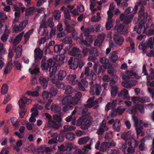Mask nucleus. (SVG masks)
<instances>
[{"label":"nucleus","mask_w":154,"mask_h":154,"mask_svg":"<svg viewBox=\"0 0 154 154\" xmlns=\"http://www.w3.org/2000/svg\"><path fill=\"white\" fill-rule=\"evenodd\" d=\"M82 97V94L80 92H78L74 97L71 95H68L63 97L62 100V103L65 106L63 110L64 112L71 110L74 108V105L78 104Z\"/></svg>","instance_id":"1"},{"label":"nucleus","mask_w":154,"mask_h":154,"mask_svg":"<svg viewBox=\"0 0 154 154\" xmlns=\"http://www.w3.org/2000/svg\"><path fill=\"white\" fill-rule=\"evenodd\" d=\"M59 64L56 63L53 59L50 58L47 60L46 57L44 56L41 62V68L43 70L47 71L50 67L49 72L50 76L52 77L54 75L57 70V67H59Z\"/></svg>","instance_id":"2"},{"label":"nucleus","mask_w":154,"mask_h":154,"mask_svg":"<svg viewBox=\"0 0 154 154\" xmlns=\"http://www.w3.org/2000/svg\"><path fill=\"white\" fill-rule=\"evenodd\" d=\"M149 17L150 19V16L148 15L147 12H144V7L143 6L141 7L139 13L138 20H141L139 22L138 27L135 26L134 28V31H136L137 33L140 34L141 32H144L146 30L144 24L145 23V21L146 20L147 18Z\"/></svg>","instance_id":"3"},{"label":"nucleus","mask_w":154,"mask_h":154,"mask_svg":"<svg viewBox=\"0 0 154 154\" xmlns=\"http://www.w3.org/2000/svg\"><path fill=\"white\" fill-rule=\"evenodd\" d=\"M93 121L92 118L82 116L77 121V126H80L81 128L83 130L88 129Z\"/></svg>","instance_id":"4"},{"label":"nucleus","mask_w":154,"mask_h":154,"mask_svg":"<svg viewBox=\"0 0 154 154\" xmlns=\"http://www.w3.org/2000/svg\"><path fill=\"white\" fill-rule=\"evenodd\" d=\"M23 34V32L20 33L16 37L13 42V49L14 50V52L16 53L15 58L20 57L21 54V45H19L17 48L16 47V46L21 40Z\"/></svg>","instance_id":"5"},{"label":"nucleus","mask_w":154,"mask_h":154,"mask_svg":"<svg viewBox=\"0 0 154 154\" xmlns=\"http://www.w3.org/2000/svg\"><path fill=\"white\" fill-rule=\"evenodd\" d=\"M31 102V100L30 99H27L24 96L22 97L19 100V106L20 108L22 109L19 112L20 117L21 118H23L24 117V116L27 111V109L25 107V104L30 103Z\"/></svg>","instance_id":"6"},{"label":"nucleus","mask_w":154,"mask_h":154,"mask_svg":"<svg viewBox=\"0 0 154 154\" xmlns=\"http://www.w3.org/2000/svg\"><path fill=\"white\" fill-rule=\"evenodd\" d=\"M110 85L111 88V96L114 98L116 97L118 93V84L117 80H114L112 79L110 83Z\"/></svg>","instance_id":"7"},{"label":"nucleus","mask_w":154,"mask_h":154,"mask_svg":"<svg viewBox=\"0 0 154 154\" xmlns=\"http://www.w3.org/2000/svg\"><path fill=\"white\" fill-rule=\"evenodd\" d=\"M107 68L106 65L100 66L96 63H95L93 67L94 72H95L97 75L103 73Z\"/></svg>","instance_id":"8"},{"label":"nucleus","mask_w":154,"mask_h":154,"mask_svg":"<svg viewBox=\"0 0 154 154\" xmlns=\"http://www.w3.org/2000/svg\"><path fill=\"white\" fill-rule=\"evenodd\" d=\"M83 34L81 33L80 34V38H78V40L79 43L81 45H84L87 46L91 44L93 42V40L91 37H87L85 40L83 39Z\"/></svg>","instance_id":"9"},{"label":"nucleus","mask_w":154,"mask_h":154,"mask_svg":"<svg viewBox=\"0 0 154 154\" xmlns=\"http://www.w3.org/2000/svg\"><path fill=\"white\" fill-rule=\"evenodd\" d=\"M113 39L116 44L119 46L122 45L124 41L123 37L116 32H115L114 34Z\"/></svg>","instance_id":"10"},{"label":"nucleus","mask_w":154,"mask_h":154,"mask_svg":"<svg viewBox=\"0 0 154 154\" xmlns=\"http://www.w3.org/2000/svg\"><path fill=\"white\" fill-rule=\"evenodd\" d=\"M116 145L115 143L112 141V142H105L102 143L100 147V150L101 151L104 152L108 148L112 146H115Z\"/></svg>","instance_id":"11"},{"label":"nucleus","mask_w":154,"mask_h":154,"mask_svg":"<svg viewBox=\"0 0 154 154\" xmlns=\"http://www.w3.org/2000/svg\"><path fill=\"white\" fill-rule=\"evenodd\" d=\"M115 30H116L118 32L121 34H124L127 33L128 29L127 27L125 26L122 24L116 25L114 28Z\"/></svg>","instance_id":"12"},{"label":"nucleus","mask_w":154,"mask_h":154,"mask_svg":"<svg viewBox=\"0 0 154 154\" xmlns=\"http://www.w3.org/2000/svg\"><path fill=\"white\" fill-rule=\"evenodd\" d=\"M43 55V52L39 48H35L34 51V56L35 63L39 61V60L42 58Z\"/></svg>","instance_id":"13"},{"label":"nucleus","mask_w":154,"mask_h":154,"mask_svg":"<svg viewBox=\"0 0 154 154\" xmlns=\"http://www.w3.org/2000/svg\"><path fill=\"white\" fill-rule=\"evenodd\" d=\"M28 23V21L27 20H25L22 21L19 26L15 24L13 27L14 31L15 32L21 31L25 28Z\"/></svg>","instance_id":"14"},{"label":"nucleus","mask_w":154,"mask_h":154,"mask_svg":"<svg viewBox=\"0 0 154 154\" xmlns=\"http://www.w3.org/2000/svg\"><path fill=\"white\" fill-rule=\"evenodd\" d=\"M38 152H42V154H51L52 149L49 147H46V145H43L38 147Z\"/></svg>","instance_id":"15"},{"label":"nucleus","mask_w":154,"mask_h":154,"mask_svg":"<svg viewBox=\"0 0 154 154\" xmlns=\"http://www.w3.org/2000/svg\"><path fill=\"white\" fill-rule=\"evenodd\" d=\"M8 56L11 58V61L8 62L7 65V66L5 69L4 71V73L5 74H7L9 72L11 69V66L12 65V57L13 56V53L11 51L9 52Z\"/></svg>","instance_id":"16"},{"label":"nucleus","mask_w":154,"mask_h":154,"mask_svg":"<svg viewBox=\"0 0 154 154\" xmlns=\"http://www.w3.org/2000/svg\"><path fill=\"white\" fill-rule=\"evenodd\" d=\"M101 91L100 85L99 84H96L95 85L91 87L90 92L93 94H94L95 93L97 95H99L100 94Z\"/></svg>","instance_id":"17"},{"label":"nucleus","mask_w":154,"mask_h":154,"mask_svg":"<svg viewBox=\"0 0 154 154\" xmlns=\"http://www.w3.org/2000/svg\"><path fill=\"white\" fill-rule=\"evenodd\" d=\"M133 18L132 15L131 14L129 15H126L122 14H121L120 16V19L121 20L124 21L125 23L126 24H128L132 21V19Z\"/></svg>","instance_id":"18"},{"label":"nucleus","mask_w":154,"mask_h":154,"mask_svg":"<svg viewBox=\"0 0 154 154\" xmlns=\"http://www.w3.org/2000/svg\"><path fill=\"white\" fill-rule=\"evenodd\" d=\"M136 82L134 80H125L122 83V85L127 88H130L131 86L134 85Z\"/></svg>","instance_id":"19"},{"label":"nucleus","mask_w":154,"mask_h":154,"mask_svg":"<svg viewBox=\"0 0 154 154\" xmlns=\"http://www.w3.org/2000/svg\"><path fill=\"white\" fill-rule=\"evenodd\" d=\"M32 69H33L30 72L31 75H37L40 72L39 69L37 67V65L35 62L32 64V68H30L29 69V71H30Z\"/></svg>","instance_id":"20"},{"label":"nucleus","mask_w":154,"mask_h":154,"mask_svg":"<svg viewBox=\"0 0 154 154\" xmlns=\"http://www.w3.org/2000/svg\"><path fill=\"white\" fill-rule=\"evenodd\" d=\"M121 126L120 120L119 119H117L115 120L113 125V128L115 131L119 132L121 130Z\"/></svg>","instance_id":"21"},{"label":"nucleus","mask_w":154,"mask_h":154,"mask_svg":"<svg viewBox=\"0 0 154 154\" xmlns=\"http://www.w3.org/2000/svg\"><path fill=\"white\" fill-rule=\"evenodd\" d=\"M58 149L60 151H64L65 150L70 151L72 149H75V147L73 145L70 144L69 145L66 146H65L63 145H62L60 146H58Z\"/></svg>","instance_id":"22"},{"label":"nucleus","mask_w":154,"mask_h":154,"mask_svg":"<svg viewBox=\"0 0 154 154\" xmlns=\"http://www.w3.org/2000/svg\"><path fill=\"white\" fill-rule=\"evenodd\" d=\"M76 76L75 74L69 75L67 77V80L70 83L74 85L77 83V80L76 79Z\"/></svg>","instance_id":"23"},{"label":"nucleus","mask_w":154,"mask_h":154,"mask_svg":"<svg viewBox=\"0 0 154 154\" xmlns=\"http://www.w3.org/2000/svg\"><path fill=\"white\" fill-rule=\"evenodd\" d=\"M48 81V79L43 76L40 77L39 79V82L44 88H47Z\"/></svg>","instance_id":"24"},{"label":"nucleus","mask_w":154,"mask_h":154,"mask_svg":"<svg viewBox=\"0 0 154 154\" xmlns=\"http://www.w3.org/2000/svg\"><path fill=\"white\" fill-rule=\"evenodd\" d=\"M48 124L50 127L55 129H58L59 127H62V124L61 123L57 124L52 120H48Z\"/></svg>","instance_id":"25"},{"label":"nucleus","mask_w":154,"mask_h":154,"mask_svg":"<svg viewBox=\"0 0 154 154\" xmlns=\"http://www.w3.org/2000/svg\"><path fill=\"white\" fill-rule=\"evenodd\" d=\"M89 68L88 67H86L85 68V75L87 76H91L92 77V79H96V75L95 72H94L93 70H92L90 73L89 72Z\"/></svg>","instance_id":"26"},{"label":"nucleus","mask_w":154,"mask_h":154,"mask_svg":"<svg viewBox=\"0 0 154 154\" xmlns=\"http://www.w3.org/2000/svg\"><path fill=\"white\" fill-rule=\"evenodd\" d=\"M118 96L119 97H121L123 96L125 99H129L128 97V91L127 89H124L121 90L120 92L118 94Z\"/></svg>","instance_id":"27"},{"label":"nucleus","mask_w":154,"mask_h":154,"mask_svg":"<svg viewBox=\"0 0 154 154\" xmlns=\"http://www.w3.org/2000/svg\"><path fill=\"white\" fill-rule=\"evenodd\" d=\"M116 72V70L113 68H110L108 70V73L111 75L112 79H114V80H117V76L115 74Z\"/></svg>","instance_id":"28"},{"label":"nucleus","mask_w":154,"mask_h":154,"mask_svg":"<svg viewBox=\"0 0 154 154\" xmlns=\"http://www.w3.org/2000/svg\"><path fill=\"white\" fill-rule=\"evenodd\" d=\"M63 128L64 130H61L60 131L61 133L74 130L76 129V127L75 126L69 125H66L64 126Z\"/></svg>","instance_id":"29"},{"label":"nucleus","mask_w":154,"mask_h":154,"mask_svg":"<svg viewBox=\"0 0 154 154\" xmlns=\"http://www.w3.org/2000/svg\"><path fill=\"white\" fill-rule=\"evenodd\" d=\"M51 109L52 112L56 113H58L59 114L61 113V108L59 106L55 105L51 106Z\"/></svg>","instance_id":"30"},{"label":"nucleus","mask_w":154,"mask_h":154,"mask_svg":"<svg viewBox=\"0 0 154 154\" xmlns=\"http://www.w3.org/2000/svg\"><path fill=\"white\" fill-rule=\"evenodd\" d=\"M116 51H113L111 53V55L109 57V59L112 62H116L118 59V56L116 55Z\"/></svg>","instance_id":"31"},{"label":"nucleus","mask_w":154,"mask_h":154,"mask_svg":"<svg viewBox=\"0 0 154 154\" xmlns=\"http://www.w3.org/2000/svg\"><path fill=\"white\" fill-rule=\"evenodd\" d=\"M35 10V8L34 7H30L27 8L25 10V15L29 16L33 14Z\"/></svg>","instance_id":"32"},{"label":"nucleus","mask_w":154,"mask_h":154,"mask_svg":"<svg viewBox=\"0 0 154 154\" xmlns=\"http://www.w3.org/2000/svg\"><path fill=\"white\" fill-rule=\"evenodd\" d=\"M90 138L88 136L85 137L80 138L78 141V143L80 145L85 144L89 140Z\"/></svg>","instance_id":"33"},{"label":"nucleus","mask_w":154,"mask_h":154,"mask_svg":"<svg viewBox=\"0 0 154 154\" xmlns=\"http://www.w3.org/2000/svg\"><path fill=\"white\" fill-rule=\"evenodd\" d=\"M62 116V113H60L59 115H55L53 116L54 119L58 123H61V122L62 121L61 116Z\"/></svg>","instance_id":"34"},{"label":"nucleus","mask_w":154,"mask_h":154,"mask_svg":"<svg viewBox=\"0 0 154 154\" xmlns=\"http://www.w3.org/2000/svg\"><path fill=\"white\" fill-rule=\"evenodd\" d=\"M15 18L13 22V26L14 24L18 22L20 17V11H15L14 13Z\"/></svg>","instance_id":"35"},{"label":"nucleus","mask_w":154,"mask_h":154,"mask_svg":"<svg viewBox=\"0 0 154 154\" xmlns=\"http://www.w3.org/2000/svg\"><path fill=\"white\" fill-rule=\"evenodd\" d=\"M66 73L64 70L60 71L58 75V79L59 80H63L66 76Z\"/></svg>","instance_id":"36"},{"label":"nucleus","mask_w":154,"mask_h":154,"mask_svg":"<svg viewBox=\"0 0 154 154\" xmlns=\"http://www.w3.org/2000/svg\"><path fill=\"white\" fill-rule=\"evenodd\" d=\"M11 120L12 125L16 128H17L19 127V122L16 118L12 117L11 119Z\"/></svg>","instance_id":"37"},{"label":"nucleus","mask_w":154,"mask_h":154,"mask_svg":"<svg viewBox=\"0 0 154 154\" xmlns=\"http://www.w3.org/2000/svg\"><path fill=\"white\" fill-rule=\"evenodd\" d=\"M53 16L55 20H58L61 17V13L58 10H54L53 12Z\"/></svg>","instance_id":"38"},{"label":"nucleus","mask_w":154,"mask_h":154,"mask_svg":"<svg viewBox=\"0 0 154 154\" xmlns=\"http://www.w3.org/2000/svg\"><path fill=\"white\" fill-rule=\"evenodd\" d=\"M62 42L65 44H71L72 42V38L70 36H67L62 40Z\"/></svg>","instance_id":"39"},{"label":"nucleus","mask_w":154,"mask_h":154,"mask_svg":"<svg viewBox=\"0 0 154 154\" xmlns=\"http://www.w3.org/2000/svg\"><path fill=\"white\" fill-rule=\"evenodd\" d=\"M63 88L65 90V93L66 94H71L72 92V88L71 86L70 85H67L65 86Z\"/></svg>","instance_id":"40"},{"label":"nucleus","mask_w":154,"mask_h":154,"mask_svg":"<svg viewBox=\"0 0 154 154\" xmlns=\"http://www.w3.org/2000/svg\"><path fill=\"white\" fill-rule=\"evenodd\" d=\"M136 107L137 109L141 113L143 114L144 112V108L143 105L141 104H138L136 105Z\"/></svg>","instance_id":"41"},{"label":"nucleus","mask_w":154,"mask_h":154,"mask_svg":"<svg viewBox=\"0 0 154 154\" xmlns=\"http://www.w3.org/2000/svg\"><path fill=\"white\" fill-rule=\"evenodd\" d=\"M8 87L6 84H4L2 87L1 93L3 94H5L7 93L8 91Z\"/></svg>","instance_id":"42"},{"label":"nucleus","mask_w":154,"mask_h":154,"mask_svg":"<svg viewBox=\"0 0 154 154\" xmlns=\"http://www.w3.org/2000/svg\"><path fill=\"white\" fill-rule=\"evenodd\" d=\"M112 27V22L111 20H107L106 24V27L107 30H110Z\"/></svg>","instance_id":"43"},{"label":"nucleus","mask_w":154,"mask_h":154,"mask_svg":"<svg viewBox=\"0 0 154 154\" xmlns=\"http://www.w3.org/2000/svg\"><path fill=\"white\" fill-rule=\"evenodd\" d=\"M94 29L93 28H87L85 29L84 31V34L85 35H88L91 32H94Z\"/></svg>","instance_id":"44"},{"label":"nucleus","mask_w":154,"mask_h":154,"mask_svg":"<svg viewBox=\"0 0 154 154\" xmlns=\"http://www.w3.org/2000/svg\"><path fill=\"white\" fill-rule=\"evenodd\" d=\"M42 96L45 100H47L48 98H51V94L49 92L46 91H45L43 92Z\"/></svg>","instance_id":"45"},{"label":"nucleus","mask_w":154,"mask_h":154,"mask_svg":"<svg viewBox=\"0 0 154 154\" xmlns=\"http://www.w3.org/2000/svg\"><path fill=\"white\" fill-rule=\"evenodd\" d=\"M26 94L29 95L36 97L38 96L39 95L38 91H27Z\"/></svg>","instance_id":"46"},{"label":"nucleus","mask_w":154,"mask_h":154,"mask_svg":"<svg viewBox=\"0 0 154 154\" xmlns=\"http://www.w3.org/2000/svg\"><path fill=\"white\" fill-rule=\"evenodd\" d=\"M63 49V46L60 45H56L54 47V52H60Z\"/></svg>","instance_id":"47"},{"label":"nucleus","mask_w":154,"mask_h":154,"mask_svg":"<svg viewBox=\"0 0 154 154\" xmlns=\"http://www.w3.org/2000/svg\"><path fill=\"white\" fill-rule=\"evenodd\" d=\"M56 86L58 88H63L64 87V84L59 80H57L55 83Z\"/></svg>","instance_id":"48"},{"label":"nucleus","mask_w":154,"mask_h":154,"mask_svg":"<svg viewBox=\"0 0 154 154\" xmlns=\"http://www.w3.org/2000/svg\"><path fill=\"white\" fill-rule=\"evenodd\" d=\"M57 88H51L50 93L51 94V96L52 97L53 96H56L57 93Z\"/></svg>","instance_id":"49"},{"label":"nucleus","mask_w":154,"mask_h":154,"mask_svg":"<svg viewBox=\"0 0 154 154\" xmlns=\"http://www.w3.org/2000/svg\"><path fill=\"white\" fill-rule=\"evenodd\" d=\"M105 36L103 34H99L98 35L97 37V39L98 40V41L100 43V44H102L105 39Z\"/></svg>","instance_id":"50"},{"label":"nucleus","mask_w":154,"mask_h":154,"mask_svg":"<svg viewBox=\"0 0 154 154\" xmlns=\"http://www.w3.org/2000/svg\"><path fill=\"white\" fill-rule=\"evenodd\" d=\"M118 114L121 115L124 112L125 109L121 106H119L116 109Z\"/></svg>","instance_id":"51"},{"label":"nucleus","mask_w":154,"mask_h":154,"mask_svg":"<svg viewBox=\"0 0 154 154\" xmlns=\"http://www.w3.org/2000/svg\"><path fill=\"white\" fill-rule=\"evenodd\" d=\"M108 129V128H105L104 129L100 127L97 130V133L98 135H102L104 133L105 130H107Z\"/></svg>","instance_id":"52"},{"label":"nucleus","mask_w":154,"mask_h":154,"mask_svg":"<svg viewBox=\"0 0 154 154\" xmlns=\"http://www.w3.org/2000/svg\"><path fill=\"white\" fill-rule=\"evenodd\" d=\"M143 129V127L140 125L136 128L137 135H139L141 133V135H143V134L142 133Z\"/></svg>","instance_id":"53"},{"label":"nucleus","mask_w":154,"mask_h":154,"mask_svg":"<svg viewBox=\"0 0 154 154\" xmlns=\"http://www.w3.org/2000/svg\"><path fill=\"white\" fill-rule=\"evenodd\" d=\"M58 59L63 63L66 62L67 61V58H66L64 54L60 55L59 56Z\"/></svg>","instance_id":"54"},{"label":"nucleus","mask_w":154,"mask_h":154,"mask_svg":"<svg viewBox=\"0 0 154 154\" xmlns=\"http://www.w3.org/2000/svg\"><path fill=\"white\" fill-rule=\"evenodd\" d=\"M100 62L101 63L104 64L107 67V65L109 64V60L105 57H103L100 59Z\"/></svg>","instance_id":"55"},{"label":"nucleus","mask_w":154,"mask_h":154,"mask_svg":"<svg viewBox=\"0 0 154 154\" xmlns=\"http://www.w3.org/2000/svg\"><path fill=\"white\" fill-rule=\"evenodd\" d=\"M31 111H33V112L32 113L31 116L35 117L38 115V112L36 108H33L32 109Z\"/></svg>","instance_id":"56"},{"label":"nucleus","mask_w":154,"mask_h":154,"mask_svg":"<svg viewBox=\"0 0 154 154\" xmlns=\"http://www.w3.org/2000/svg\"><path fill=\"white\" fill-rule=\"evenodd\" d=\"M91 4L90 5V9L93 12L96 11L97 10L96 9H94V6L96 4V2H90Z\"/></svg>","instance_id":"57"},{"label":"nucleus","mask_w":154,"mask_h":154,"mask_svg":"<svg viewBox=\"0 0 154 154\" xmlns=\"http://www.w3.org/2000/svg\"><path fill=\"white\" fill-rule=\"evenodd\" d=\"M79 51V49L76 47H73L72 49V55L73 56H75L77 55V53Z\"/></svg>","instance_id":"58"},{"label":"nucleus","mask_w":154,"mask_h":154,"mask_svg":"<svg viewBox=\"0 0 154 154\" xmlns=\"http://www.w3.org/2000/svg\"><path fill=\"white\" fill-rule=\"evenodd\" d=\"M153 43L152 42V38H149L146 44L148 47H149L150 49H152L153 46Z\"/></svg>","instance_id":"59"},{"label":"nucleus","mask_w":154,"mask_h":154,"mask_svg":"<svg viewBox=\"0 0 154 154\" xmlns=\"http://www.w3.org/2000/svg\"><path fill=\"white\" fill-rule=\"evenodd\" d=\"M53 135H51L52 137ZM56 138H57V141L59 142H62L64 140V138L65 137V135H56Z\"/></svg>","instance_id":"60"},{"label":"nucleus","mask_w":154,"mask_h":154,"mask_svg":"<svg viewBox=\"0 0 154 154\" xmlns=\"http://www.w3.org/2000/svg\"><path fill=\"white\" fill-rule=\"evenodd\" d=\"M14 65H15L16 68L18 70H21V63L17 61H14Z\"/></svg>","instance_id":"61"},{"label":"nucleus","mask_w":154,"mask_h":154,"mask_svg":"<svg viewBox=\"0 0 154 154\" xmlns=\"http://www.w3.org/2000/svg\"><path fill=\"white\" fill-rule=\"evenodd\" d=\"M64 14L65 19L70 20V15L69 11L67 10V12L65 13H64Z\"/></svg>","instance_id":"62"},{"label":"nucleus","mask_w":154,"mask_h":154,"mask_svg":"<svg viewBox=\"0 0 154 154\" xmlns=\"http://www.w3.org/2000/svg\"><path fill=\"white\" fill-rule=\"evenodd\" d=\"M100 16H94L91 17V20L93 22H97L100 21Z\"/></svg>","instance_id":"63"},{"label":"nucleus","mask_w":154,"mask_h":154,"mask_svg":"<svg viewBox=\"0 0 154 154\" xmlns=\"http://www.w3.org/2000/svg\"><path fill=\"white\" fill-rule=\"evenodd\" d=\"M148 99V98L147 97H139L138 101L141 103H143L147 101Z\"/></svg>","instance_id":"64"}]
</instances>
